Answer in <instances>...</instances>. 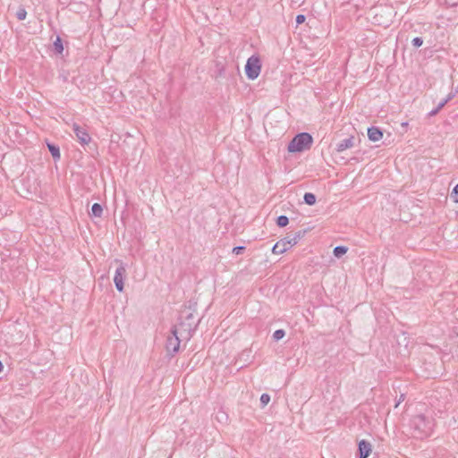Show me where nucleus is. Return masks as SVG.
<instances>
[{
	"label": "nucleus",
	"instance_id": "nucleus-25",
	"mask_svg": "<svg viewBox=\"0 0 458 458\" xmlns=\"http://www.w3.org/2000/svg\"><path fill=\"white\" fill-rule=\"evenodd\" d=\"M306 20V16L303 14H298L296 16L295 21L297 25L302 24Z\"/></svg>",
	"mask_w": 458,
	"mask_h": 458
},
{
	"label": "nucleus",
	"instance_id": "nucleus-30",
	"mask_svg": "<svg viewBox=\"0 0 458 458\" xmlns=\"http://www.w3.org/2000/svg\"><path fill=\"white\" fill-rule=\"evenodd\" d=\"M3 369H4V366H3L2 361L0 360V372L3 370Z\"/></svg>",
	"mask_w": 458,
	"mask_h": 458
},
{
	"label": "nucleus",
	"instance_id": "nucleus-1",
	"mask_svg": "<svg viewBox=\"0 0 458 458\" xmlns=\"http://www.w3.org/2000/svg\"><path fill=\"white\" fill-rule=\"evenodd\" d=\"M312 143L313 137L309 132H300L289 142L287 150L290 153L302 152L310 149Z\"/></svg>",
	"mask_w": 458,
	"mask_h": 458
},
{
	"label": "nucleus",
	"instance_id": "nucleus-4",
	"mask_svg": "<svg viewBox=\"0 0 458 458\" xmlns=\"http://www.w3.org/2000/svg\"><path fill=\"white\" fill-rule=\"evenodd\" d=\"M411 426L418 432V437H425L430 435L433 422L423 414H418L411 419Z\"/></svg>",
	"mask_w": 458,
	"mask_h": 458
},
{
	"label": "nucleus",
	"instance_id": "nucleus-5",
	"mask_svg": "<svg viewBox=\"0 0 458 458\" xmlns=\"http://www.w3.org/2000/svg\"><path fill=\"white\" fill-rule=\"evenodd\" d=\"M261 71V62L258 55H251L248 58L245 64V73L249 80H255L259 77Z\"/></svg>",
	"mask_w": 458,
	"mask_h": 458
},
{
	"label": "nucleus",
	"instance_id": "nucleus-32",
	"mask_svg": "<svg viewBox=\"0 0 458 458\" xmlns=\"http://www.w3.org/2000/svg\"><path fill=\"white\" fill-rule=\"evenodd\" d=\"M403 127H406L407 123H403Z\"/></svg>",
	"mask_w": 458,
	"mask_h": 458
},
{
	"label": "nucleus",
	"instance_id": "nucleus-18",
	"mask_svg": "<svg viewBox=\"0 0 458 458\" xmlns=\"http://www.w3.org/2000/svg\"><path fill=\"white\" fill-rule=\"evenodd\" d=\"M16 18L19 21H23L27 17V11L23 6H20L15 13Z\"/></svg>",
	"mask_w": 458,
	"mask_h": 458
},
{
	"label": "nucleus",
	"instance_id": "nucleus-26",
	"mask_svg": "<svg viewBox=\"0 0 458 458\" xmlns=\"http://www.w3.org/2000/svg\"><path fill=\"white\" fill-rule=\"evenodd\" d=\"M452 196L454 198V201L458 203V183L454 187Z\"/></svg>",
	"mask_w": 458,
	"mask_h": 458
},
{
	"label": "nucleus",
	"instance_id": "nucleus-2",
	"mask_svg": "<svg viewBox=\"0 0 458 458\" xmlns=\"http://www.w3.org/2000/svg\"><path fill=\"white\" fill-rule=\"evenodd\" d=\"M180 324L182 330L184 331L189 340L196 331L198 325L200 322V318L196 319L194 312L191 310H182L180 315Z\"/></svg>",
	"mask_w": 458,
	"mask_h": 458
},
{
	"label": "nucleus",
	"instance_id": "nucleus-29",
	"mask_svg": "<svg viewBox=\"0 0 458 458\" xmlns=\"http://www.w3.org/2000/svg\"><path fill=\"white\" fill-rule=\"evenodd\" d=\"M404 398H405V395H404L403 394H402L400 395L399 400H398V401H397V403H395V407H398V405L401 403V402H403V401L404 400Z\"/></svg>",
	"mask_w": 458,
	"mask_h": 458
},
{
	"label": "nucleus",
	"instance_id": "nucleus-8",
	"mask_svg": "<svg viewBox=\"0 0 458 458\" xmlns=\"http://www.w3.org/2000/svg\"><path fill=\"white\" fill-rule=\"evenodd\" d=\"M372 451L371 444L362 439L358 444V458H368Z\"/></svg>",
	"mask_w": 458,
	"mask_h": 458
},
{
	"label": "nucleus",
	"instance_id": "nucleus-17",
	"mask_svg": "<svg viewBox=\"0 0 458 458\" xmlns=\"http://www.w3.org/2000/svg\"><path fill=\"white\" fill-rule=\"evenodd\" d=\"M276 224L278 227H285L289 224V218L284 215L279 216L276 220Z\"/></svg>",
	"mask_w": 458,
	"mask_h": 458
},
{
	"label": "nucleus",
	"instance_id": "nucleus-19",
	"mask_svg": "<svg viewBox=\"0 0 458 458\" xmlns=\"http://www.w3.org/2000/svg\"><path fill=\"white\" fill-rule=\"evenodd\" d=\"M445 101L442 100L438 103V105L437 106L436 108H434L433 110H431L429 113H428V116H435L437 115L440 110L445 106Z\"/></svg>",
	"mask_w": 458,
	"mask_h": 458
},
{
	"label": "nucleus",
	"instance_id": "nucleus-16",
	"mask_svg": "<svg viewBox=\"0 0 458 458\" xmlns=\"http://www.w3.org/2000/svg\"><path fill=\"white\" fill-rule=\"evenodd\" d=\"M347 250H348L347 247L339 245V246L335 247L333 253H334L335 257L341 258L347 252Z\"/></svg>",
	"mask_w": 458,
	"mask_h": 458
},
{
	"label": "nucleus",
	"instance_id": "nucleus-22",
	"mask_svg": "<svg viewBox=\"0 0 458 458\" xmlns=\"http://www.w3.org/2000/svg\"><path fill=\"white\" fill-rule=\"evenodd\" d=\"M411 44L414 47L418 48L422 46L423 39L420 37H416L412 39Z\"/></svg>",
	"mask_w": 458,
	"mask_h": 458
},
{
	"label": "nucleus",
	"instance_id": "nucleus-20",
	"mask_svg": "<svg viewBox=\"0 0 458 458\" xmlns=\"http://www.w3.org/2000/svg\"><path fill=\"white\" fill-rule=\"evenodd\" d=\"M285 335V331L284 329H277L273 334V339L275 341H279L283 339Z\"/></svg>",
	"mask_w": 458,
	"mask_h": 458
},
{
	"label": "nucleus",
	"instance_id": "nucleus-7",
	"mask_svg": "<svg viewBox=\"0 0 458 458\" xmlns=\"http://www.w3.org/2000/svg\"><path fill=\"white\" fill-rule=\"evenodd\" d=\"M125 276H126L125 266L123 263H121L119 265V267L116 268L114 276V283L116 290L119 293L123 292V288H124L123 280L125 278Z\"/></svg>",
	"mask_w": 458,
	"mask_h": 458
},
{
	"label": "nucleus",
	"instance_id": "nucleus-31",
	"mask_svg": "<svg viewBox=\"0 0 458 458\" xmlns=\"http://www.w3.org/2000/svg\"><path fill=\"white\" fill-rule=\"evenodd\" d=\"M403 127H406L407 123H403Z\"/></svg>",
	"mask_w": 458,
	"mask_h": 458
},
{
	"label": "nucleus",
	"instance_id": "nucleus-13",
	"mask_svg": "<svg viewBox=\"0 0 458 458\" xmlns=\"http://www.w3.org/2000/svg\"><path fill=\"white\" fill-rule=\"evenodd\" d=\"M103 213V208L99 203H94L91 207L89 215L95 217H100Z\"/></svg>",
	"mask_w": 458,
	"mask_h": 458
},
{
	"label": "nucleus",
	"instance_id": "nucleus-3",
	"mask_svg": "<svg viewBox=\"0 0 458 458\" xmlns=\"http://www.w3.org/2000/svg\"><path fill=\"white\" fill-rule=\"evenodd\" d=\"M307 230H300L294 233L293 236H286L277 242L272 248L274 254H283L288 250V246L292 247L298 243V242L305 236Z\"/></svg>",
	"mask_w": 458,
	"mask_h": 458
},
{
	"label": "nucleus",
	"instance_id": "nucleus-6",
	"mask_svg": "<svg viewBox=\"0 0 458 458\" xmlns=\"http://www.w3.org/2000/svg\"><path fill=\"white\" fill-rule=\"evenodd\" d=\"M181 340L178 336V331L176 326H174L171 329V335H169L166 339V350L173 356L180 349Z\"/></svg>",
	"mask_w": 458,
	"mask_h": 458
},
{
	"label": "nucleus",
	"instance_id": "nucleus-21",
	"mask_svg": "<svg viewBox=\"0 0 458 458\" xmlns=\"http://www.w3.org/2000/svg\"><path fill=\"white\" fill-rule=\"evenodd\" d=\"M270 402V395L268 394H262L260 396V403L262 407H265Z\"/></svg>",
	"mask_w": 458,
	"mask_h": 458
},
{
	"label": "nucleus",
	"instance_id": "nucleus-24",
	"mask_svg": "<svg viewBox=\"0 0 458 458\" xmlns=\"http://www.w3.org/2000/svg\"><path fill=\"white\" fill-rule=\"evenodd\" d=\"M196 308H197V302L190 301H189V305L186 306L183 310H192V312H195L196 311Z\"/></svg>",
	"mask_w": 458,
	"mask_h": 458
},
{
	"label": "nucleus",
	"instance_id": "nucleus-10",
	"mask_svg": "<svg viewBox=\"0 0 458 458\" xmlns=\"http://www.w3.org/2000/svg\"><path fill=\"white\" fill-rule=\"evenodd\" d=\"M354 146V137L351 136L346 139L342 140L339 143L336 144V151L343 152L348 148H351Z\"/></svg>",
	"mask_w": 458,
	"mask_h": 458
},
{
	"label": "nucleus",
	"instance_id": "nucleus-14",
	"mask_svg": "<svg viewBox=\"0 0 458 458\" xmlns=\"http://www.w3.org/2000/svg\"><path fill=\"white\" fill-rule=\"evenodd\" d=\"M53 46H54V50L56 54H59V55L63 54L64 45H63L62 38L59 36L56 37L55 40L53 43Z\"/></svg>",
	"mask_w": 458,
	"mask_h": 458
},
{
	"label": "nucleus",
	"instance_id": "nucleus-23",
	"mask_svg": "<svg viewBox=\"0 0 458 458\" xmlns=\"http://www.w3.org/2000/svg\"><path fill=\"white\" fill-rule=\"evenodd\" d=\"M246 247L245 246H236L233 249V254H236V255H240L242 253H243V251L245 250Z\"/></svg>",
	"mask_w": 458,
	"mask_h": 458
},
{
	"label": "nucleus",
	"instance_id": "nucleus-12",
	"mask_svg": "<svg viewBox=\"0 0 458 458\" xmlns=\"http://www.w3.org/2000/svg\"><path fill=\"white\" fill-rule=\"evenodd\" d=\"M47 148H48L49 152L51 153L53 158L55 160H59L61 157L59 147L51 142H47Z\"/></svg>",
	"mask_w": 458,
	"mask_h": 458
},
{
	"label": "nucleus",
	"instance_id": "nucleus-9",
	"mask_svg": "<svg viewBox=\"0 0 458 458\" xmlns=\"http://www.w3.org/2000/svg\"><path fill=\"white\" fill-rule=\"evenodd\" d=\"M73 131L81 144L86 145V144L89 143L91 138L85 129L81 128V126H79L77 124H74Z\"/></svg>",
	"mask_w": 458,
	"mask_h": 458
},
{
	"label": "nucleus",
	"instance_id": "nucleus-15",
	"mask_svg": "<svg viewBox=\"0 0 458 458\" xmlns=\"http://www.w3.org/2000/svg\"><path fill=\"white\" fill-rule=\"evenodd\" d=\"M316 195L312 192H306L303 196V201L309 206H312L316 203Z\"/></svg>",
	"mask_w": 458,
	"mask_h": 458
},
{
	"label": "nucleus",
	"instance_id": "nucleus-27",
	"mask_svg": "<svg viewBox=\"0 0 458 458\" xmlns=\"http://www.w3.org/2000/svg\"><path fill=\"white\" fill-rule=\"evenodd\" d=\"M445 4L448 6H456L458 4V0H445Z\"/></svg>",
	"mask_w": 458,
	"mask_h": 458
},
{
	"label": "nucleus",
	"instance_id": "nucleus-28",
	"mask_svg": "<svg viewBox=\"0 0 458 458\" xmlns=\"http://www.w3.org/2000/svg\"><path fill=\"white\" fill-rule=\"evenodd\" d=\"M217 68H218V73H217L216 77L222 76L223 72H224V66L222 65L221 67H219V64H217Z\"/></svg>",
	"mask_w": 458,
	"mask_h": 458
},
{
	"label": "nucleus",
	"instance_id": "nucleus-11",
	"mask_svg": "<svg viewBox=\"0 0 458 458\" xmlns=\"http://www.w3.org/2000/svg\"><path fill=\"white\" fill-rule=\"evenodd\" d=\"M368 137L373 142L378 141L383 138V131L378 127L371 126L368 128Z\"/></svg>",
	"mask_w": 458,
	"mask_h": 458
}]
</instances>
